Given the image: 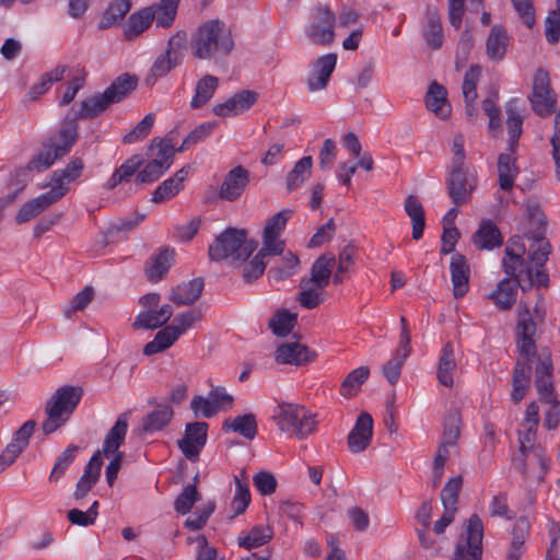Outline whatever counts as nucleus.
Wrapping results in <instances>:
<instances>
[{"label": "nucleus", "instance_id": "obj_1", "mask_svg": "<svg viewBox=\"0 0 560 560\" xmlns=\"http://www.w3.org/2000/svg\"><path fill=\"white\" fill-rule=\"evenodd\" d=\"M545 316L541 300L536 303L533 314L527 305H521L517 311L515 343L520 357L515 362L512 377L511 399L514 404L521 402L529 389L532 361L537 357V325L545 320Z\"/></svg>", "mask_w": 560, "mask_h": 560}, {"label": "nucleus", "instance_id": "obj_2", "mask_svg": "<svg viewBox=\"0 0 560 560\" xmlns=\"http://www.w3.org/2000/svg\"><path fill=\"white\" fill-rule=\"evenodd\" d=\"M77 142V133L73 121L67 120L58 129L56 135L47 138L36 155H34L23 168L14 172L10 185L16 192H21L28 182L30 172H43L54 165L56 160L67 155Z\"/></svg>", "mask_w": 560, "mask_h": 560}, {"label": "nucleus", "instance_id": "obj_3", "mask_svg": "<svg viewBox=\"0 0 560 560\" xmlns=\"http://www.w3.org/2000/svg\"><path fill=\"white\" fill-rule=\"evenodd\" d=\"M526 210L530 223L537 225L536 231H529L526 234L527 238L533 241L529 246L530 267H526L528 288L533 285L547 287L549 276L542 269L551 253V245L545 237L547 218L537 203H528Z\"/></svg>", "mask_w": 560, "mask_h": 560}, {"label": "nucleus", "instance_id": "obj_4", "mask_svg": "<svg viewBox=\"0 0 560 560\" xmlns=\"http://www.w3.org/2000/svg\"><path fill=\"white\" fill-rule=\"evenodd\" d=\"M190 47L196 58L217 62L225 59L233 51L234 40L225 23L214 19L205 22L196 30Z\"/></svg>", "mask_w": 560, "mask_h": 560}, {"label": "nucleus", "instance_id": "obj_5", "mask_svg": "<svg viewBox=\"0 0 560 560\" xmlns=\"http://www.w3.org/2000/svg\"><path fill=\"white\" fill-rule=\"evenodd\" d=\"M258 243L247 237L243 229L228 228L209 246L211 260L229 259L231 265H241L256 250Z\"/></svg>", "mask_w": 560, "mask_h": 560}, {"label": "nucleus", "instance_id": "obj_6", "mask_svg": "<svg viewBox=\"0 0 560 560\" xmlns=\"http://www.w3.org/2000/svg\"><path fill=\"white\" fill-rule=\"evenodd\" d=\"M82 395V387L70 385L62 386L52 394L45 407L47 418L42 424L44 434L56 432L70 419Z\"/></svg>", "mask_w": 560, "mask_h": 560}, {"label": "nucleus", "instance_id": "obj_7", "mask_svg": "<svg viewBox=\"0 0 560 560\" xmlns=\"http://www.w3.org/2000/svg\"><path fill=\"white\" fill-rule=\"evenodd\" d=\"M128 412H124L118 416L115 424L107 432L103 447L101 450L102 456L113 457L106 467V481L109 486H113L117 479L118 471L121 467L125 454L119 451V447L125 442V438L128 430Z\"/></svg>", "mask_w": 560, "mask_h": 560}, {"label": "nucleus", "instance_id": "obj_8", "mask_svg": "<svg viewBox=\"0 0 560 560\" xmlns=\"http://www.w3.org/2000/svg\"><path fill=\"white\" fill-rule=\"evenodd\" d=\"M275 419L282 432L294 434L298 439H305L316 427L312 415L300 405L281 404L278 406Z\"/></svg>", "mask_w": 560, "mask_h": 560}, {"label": "nucleus", "instance_id": "obj_9", "mask_svg": "<svg viewBox=\"0 0 560 560\" xmlns=\"http://www.w3.org/2000/svg\"><path fill=\"white\" fill-rule=\"evenodd\" d=\"M186 43V33L180 32L176 33L168 39L166 49L156 57L152 65L150 74L145 79V83L148 85H153L158 78L165 77L183 62Z\"/></svg>", "mask_w": 560, "mask_h": 560}, {"label": "nucleus", "instance_id": "obj_10", "mask_svg": "<svg viewBox=\"0 0 560 560\" xmlns=\"http://www.w3.org/2000/svg\"><path fill=\"white\" fill-rule=\"evenodd\" d=\"M482 538L481 518L472 514L467 520L465 532L457 539L452 560H481Z\"/></svg>", "mask_w": 560, "mask_h": 560}, {"label": "nucleus", "instance_id": "obj_11", "mask_svg": "<svg viewBox=\"0 0 560 560\" xmlns=\"http://www.w3.org/2000/svg\"><path fill=\"white\" fill-rule=\"evenodd\" d=\"M336 15L327 4H317L305 27L307 38L314 45L328 46L335 39Z\"/></svg>", "mask_w": 560, "mask_h": 560}, {"label": "nucleus", "instance_id": "obj_12", "mask_svg": "<svg viewBox=\"0 0 560 560\" xmlns=\"http://www.w3.org/2000/svg\"><path fill=\"white\" fill-rule=\"evenodd\" d=\"M528 100L533 110L540 117L550 116L556 112L557 94L551 88L549 72L546 69L536 70Z\"/></svg>", "mask_w": 560, "mask_h": 560}, {"label": "nucleus", "instance_id": "obj_13", "mask_svg": "<svg viewBox=\"0 0 560 560\" xmlns=\"http://www.w3.org/2000/svg\"><path fill=\"white\" fill-rule=\"evenodd\" d=\"M477 176L470 172L468 166L451 167L446 179L447 194L456 206L467 203L477 187Z\"/></svg>", "mask_w": 560, "mask_h": 560}, {"label": "nucleus", "instance_id": "obj_14", "mask_svg": "<svg viewBox=\"0 0 560 560\" xmlns=\"http://www.w3.org/2000/svg\"><path fill=\"white\" fill-rule=\"evenodd\" d=\"M208 428L207 422H192L186 425L185 435L177 444L187 459L198 460L200 451L207 442Z\"/></svg>", "mask_w": 560, "mask_h": 560}, {"label": "nucleus", "instance_id": "obj_15", "mask_svg": "<svg viewBox=\"0 0 560 560\" xmlns=\"http://www.w3.org/2000/svg\"><path fill=\"white\" fill-rule=\"evenodd\" d=\"M292 213V210L283 209L267 221L262 234L264 250H271V254L275 255H280L283 252L284 242L279 241L278 237L284 230Z\"/></svg>", "mask_w": 560, "mask_h": 560}, {"label": "nucleus", "instance_id": "obj_16", "mask_svg": "<svg viewBox=\"0 0 560 560\" xmlns=\"http://www.w3.org/2000/svg\"><path fill=\"white\" fill-rule=\"evenodd\" d=\"M248 184L249 172L242 165H237L224 176L219 188V197L222 200L234 201L241 197Z\"/></svg>", "mask_w": 560, "mask_h": 560}, {"label": "nucleus", "instance_id": "obj_17", "mask_svg": "<svg viewBox=\"0 0 560 560\" xmlns=\"http://www.w3.org/2000/svg\"><path fill=\"white\" fill-rule=\"evenodd\" d=\"M373 436V419L370 413L362 412L357 418L355 424L350 431L347 442L351 453L365 451Z\"/></svg>", "mask_w": 560, "mask_h": 560}, {"label": "nucleus", "instance_id": "obj_18", "mask_svg": "<svg viewBox=\"0 0 560 560\" xmlns=\"http://www.w3.org/2000/svg\"><path fill=\"white\" fill-rule=\"evenodd\" d=\"M337 63L335 54H327L319 57L313 65L307 75V89L310 92H317L326 89L331 73Z\"/></svg>", "mask_w": 560, "mask_h": 560}, {"label": "nucleus", "instance_id": "obj_19", "mask_svg": "<svg viewBox=\"0 0 560 560\" xmlns=\"http://www.w3.org/2000/svg\"><path fill=\"white\" fill-rule=\"evenodd\" d=\"M553 365L550 354H541L535 368V386L542 402L555 401L552 383Z\"/></svg>", "mask_w": 560, "mask_h": 560}, {"label": "nucleus", "instance_id": "obj_20", "mask_svg": "<svg viewBox=\"0 0 560 560\" xmlns=\"http://www.w3.org/2000/svg\"><path fill=\"white\" fill-rule=\"evenodd\" d=\"M316 353L305 345L299 342H284L277 347L275 361L278 364L304 365L313 361Z\"/></svg>", "mask_w": 560, "mask_h": 560}, {"label": "nucleus", "instance_id": "obj_21", "mask_svg": "<svg viewBox=\"0 0 560 560\" xmlns=\"http://www.w3.org/2000/svg\"><path fill=\"white\" fill-rule=\"evenodd\" d=\"M257 101V93L243 90L223 103L213 106V114L220 117H230L248 110Z\"/></svg>", "mask_w": 560, "mask_h": 560}, {"label": "nucleus", "instance_id": "obj_22", "mask_svg": "<svg viewBox=\"0 0 560 560\" xmlns=\"http://www.w3.org/2000/svg\"><path fill=\"white\" fill-rule=\"evenodd\" d=\"M453 295L455 299L463 298L469 288L470 268L466 257L460 253H453L450 261Z\"/></svg>", "mask_w": 560, "mask_h": 560}, {"label": "nucleus", "instance_id": "obj_23", "mask_svg": "<svg viewBox=\"0 0 560 560\" xmlns=\"http://www.w3.org/2000/svg\"><path fill=\"white\" fill-rule=\"evenodd\" d=\"M110 101L108 100L105 92L97 93L94 95H91L82 101L80 110L75 113L72 117L67 116L63 118V120L60 122L62 125L67 120L73 121V125L75 127V133H78V119H91L96 116H98L101 113H103L108 105H110ZM61 126H59L60 128ZM79 135H77L78 137Z\"/></svg>", "mask_w": 560, "mask_h": 560}, {"label": "nucleus", "instance_id": "obj_24", "mask_svg": "<svg viewBox=\"0 0 560 560\" xmlns=\"http://www.w3.org/2000/svg\"><path fill=\"white\" fill-rule=\"evenodd\" d=\"M203 287L205 282L201 278L182 282L171 289L168 299L178 306L192 305L201 296Z\"/></svg>", "mask_w": 560, "mask_h": 560}, {"label": "nucleus", "instance_id": "obj_25", "mask_svg": "<svg viewBox=\"0 0 560 560\" xmlns=\"http://www.w3.org/2000/svg\"><path fill=\"white\" fill-rule=\"evenodd\" d=\"M515 150L502 152L498 156V183L502 190L510 191L514 187V182L520 173L516 164Z\"/></svg>", "mask_w": 560, "mask_h": 560}, {"label": "nucleus", "instance_id": "obj_26", "mask_svg": "<svg viewBox=\"0 0 560 560\" xmlns=\"http://www.w3.org/2000/svg\"><path fill=\"white\" fill-rule=\"evenodd\" d=\"M336 264V257L332 254L320 255L312 265L311 277L302 278V283L313 284L317 289H324L329 284L332 268Z\"/></svg>", "mask_w": 560, "mask_h": 560}, {"label": "nucleus", "instance_id": "obj_27", "mask_svg": "<svg viewBox=\"0 0 560 560\" xmlns=\"http://www.w3.org/2000/svg\"><path fill=\"white\" fill-rule=\"evenodd\" d=\"M172 315L173 307L170 304H164L159 310L142 311L135 318V322L132 323V328L135 330L158 329L164 327V325L170 320Z\"/></svg>", "mask_w": 560, "mask_h": 560}, {"label": "nucleus", "instance_id": "obj_28", "mask_svg": "<svg viewBox=\"0 0 560 560\" xmlns=\"http://www.w3.org/2000/svg\"><path fill=\"white\" fill-rule=\"evenodd\" d=\"M425 106L441 119H446L452 112L451 104L447 101L446 89L433 81L425 94Z\"/></svg>", "mask_w": 560, "mask_h": 560}, {"label": "nucleus", "instance_id": "obj_29", "mask_svg": "<svg viewBox=\"0 0 560 560\" xmlns=\"http://www.w3.org/2000/svg\"><path fill=\"white\" fill-rule=\"evenodd\" d=\"M509 45V35L506 30L499 24L490 28L487 42L486 51L489 59L492 61H501L504 59L506 48Z\"/></svg>", "mask_w": 560, "mask_h": 560}, {"label": "nucleus", "instance_id": "obj_30", "mask_svg": "<svg viewBox=\"0 0 560 560\" xmlns=\"http://www.w3.org/2000/svg\"><path fill=\"white\" fill-rule=\"evenodd\" d=\"M474 245L478 249L491 250L502 245L503 237L498 226L491 221H482L472 235Z\"/></svg>", "mask_w": 560, "mask_h": 560}, {"label": "nucleus", "instance_id": "obj_31", "mask_svg": "<svg viewBox=\"0 0 560 560\" xmlns=\"http://www.w3.org/2000/svg\"><path fill=\"white\" fill-rule=\"evenodd\" d=\"M520 281H513L510 278L502 279L497 289L489 294L495 306L501 311H509L515 304L517 287Z\"/></svg>", "mask_w": 560, "mask_h": 560}, {"label": "nucleus", "instance_id": "obj_32", "mask_svg": "<svg viewBox=\"0 0 560 560\" xmlns=\"http://www.w3.org/2000/svg\"><path fill=\"white\" fill-rule=\"evenodd\" d=\"M456 365L453 345L452 342H446L442 348L436 371V377L441 385L446 387L453 386Z\"/></svg>", "mask_w": 560, "mask_h": 560}, {"label": "nucleus", "instance_id": "obj_33", "mask_svg": "<svg viewBox=\"0 0 560 560\" xmlns=\"http://www.w3.org/2000/svg\"><path fill=\"white\" fill-rule=\"evenodd\" d=\"M404 209L407 215L411 220L412 231L411 235L415 241L420 240L423 236V231L425 228V214L424 208L420 200L413 196L409 195L405 199Z\"/></svg>", "mask_w": 560, "mask_h": 560}, {"label": "nucleus", "instance_id": "obj_34", "mask_svg": "<svg viewBox=\"0 0 560 560\" xmlns=\"http://www.w3.org/2000/svg\"><path fill=\"white\" fill-rule=\"evenodd\" d=\"M174 411L170 405L159 404L155 409L142 418V431L152 433L164 429L173 419Z\"/></svg>", "mask_w": 560, "mask_h": 560}, {"label": "nucleus", "instance_id": "obj_35", "mask_svg": "<svg viewBox=\"0 0 560 560\" xmlns=\"http://www.w3.org/2000/svg\"><path fill=\"white\" fill-rule=\"evenodd\" d=\"M154 21L153 8H143L132 13L125 25V37L133 39L142 34Z\"/></svg>", "mask_w": 560, "mask_h": 560}, {"label": "nucleus", "instance_id": "obj_36", "mask_svg": "<svg viewBox=\"0 0 560 560\" xmlns=\"http://www.w3.org/2000/svg\"><path fill=\"white\" fill-rule=\"evenodd\" d=\"M423 37L430 48L435 50L442 47L444 39L443 28L440 14L434 8H428L427 25L423 30Z\"/></svg>", "mask_w": 560, "mask_h": 560}, {"label": "nucleus", "instance_id": "obj_37", "mask_svg": "<svg viewBox=\"0 0 560 560\" xmlns=\"http://www.w3.org/2000/svg\"><path fill=\"white\" fill-rule=\"evenodd\" d=\"M138 78L136 75L124 73L117 77L113 83L104 91L110 103H118L136 90Z\"/></svg>", "mask_w": 560, "mask_h": 560}, {"label": "nucleus", "instance_id": "obj_38", "mask_svg": "<svg viewBox=\"0 0 560 560\" xmlns=\"http://www.w3.org/2000/svg\"><path fill=\"white\" fill-rule=\"evenodd\" d=\"M180 336L173 325L165 326L156 332L154 339L143 348L145 355H152L170 348Z\"/></svg>", "mask_w": 560, "mask_h": 560}, {"label": "nucleus", "instance_id": "obj_39", "mask_svg": "<svg viewBox=\"0 0 560 560\" xmlns=\"http://www.w3.org/2000/svg\"><path fill=\"white\" fill-rule=\"evenodd\" d=\"M144 159L142 155L135 154L129 158L124 164H121L106 183L107 189H114L122 182H129L131 176L136 174L139 167L143 164Z\"/></svg>", "mask_w": 560, "mask_h": 560}, {"label": "nucleus", "instance_id": "obj_40", "mask_svg": "<svg viewBox=\"0 0 560 560\" xmlns=\"http://www.w3.org/2000/svg\"><path fill=\"white\" fill-rule=\"evenodd\" d=\"M313 167V159L312 156H303L299 160L293 168L288 173L285 178L287 189L288 191H293L300 188L305 180L311 176Z\"/></svg>", "mask_w": 560, "mask_h": 560}, {"label": "nucleus", "instance_id": "obj_41", "mask_svg": "<svg viewBox=\"0 0 560 560\" xmlns=\"http://www.w3.org/2000/svg\"><path fill=\"white\" fill-rule=\"evenodd\" d=\"M219 85V79L214 75L207 74L202 77L196 84L195 95L191 98L190 106L200 108L205 106L213 96Z\"/></svg>", "mask_w": 560, "mask_h": 560}, {"label": "nucleus", "instance_id": "obj_42", "mask_svg": "<svg viewBox=\"0 0 560 560\" xmlns=\"http://www.w3.org/2000/svg\"><path fill=\"white\" fill-rule=\"evenodd\" d=\"M224 431H233L242 436L253 440L257 434V422L253 413L237 416L234 419H226L223 422Z\"/></svg>", "mask_w": 560, "mask_h": 560}, {"label": "nucleus", "instance_id": "obj_43", "mask_svg": "<svg viewBox=\"0 0 560 560\" xmlns=\"http://www.w3.org/2000/svg\"><path fill=\"white\" fill-rule=\"evenodd\" d=\"M370 376V369L368 366H359L352 370L342 381L340 385V394L345 398H352L358 395L362 384Z\"/></svg>", "mask_w": 560, "mask_h": 560}, {"label": "nucleus", "instance_id": "obj_44", "mask_svg": "<svg viewBox=\"0 0 560 560\" xmlns=\"http://www.w3.org/2000/svg\"><path fill=\"white\" fill-rule=\"evenodd\" d=\"M516 101H511L506 106V127L509 133V151L516 150L518 139L523 132V117L515 107Z\"/></svg>", "mask_w": 560, "mask_h": 560}, {"label": "nucleus", "instance_id": "obj_45", "mask_svg": "<svg viewBox=\"0 0 560 560\" xmlns=\"http://www.w3.org/2000/svg\"><path fill=\"white\" fill-rule=\"evenodd\" d=\"M271 254V250H264V246L258 253L249 260H245L240 266L242 267V278L245 282L250 283L262 276L267 262L265 258Z\"/></svg>", "mask_w": 560, "mask_h": 560}, {"label": "nucleus", "instance_id": "obj_46", "mask_svg": "<svg viewBox=\"0 0 560 560\" xmlns=\"http://www.w3.org/2000/svg\"><path fill=\"white\" fill-rule=\"evenodd\" d=\"M173 260V249L165 248L161 250L155 257H153L151 266H149L145 270L148 279L151 282L161 280L163 276L168 271Z\"/></svg>", "mask_w": 560, "mask_h": 560}, {"label": "nucleus", "instance_id": "obj_47", "mask_svg": "<svg viewBox=\"0 0 560 560\" xmlns=\"http://www.w3.org/2000/svg\"><path fill=\"white\" fill-rule=\"evenodd\" d=\"M298 323V315L282 308L278 310L269 320V328L278 337L288 336Z\"/></svg>", "mask_w": 560, "mask_h": 560}, {"label": "nucleus", "instance_id": "obj_48", "mask_svg": "<svg viewBox=\"0 0 560 560\" xmlns=\"http://www.w3.org/2000/svg\"><path fill=\"white\" fill-rule=\"evenodd\" d=\"M131 9L130 0H114L104 12L98 27L106 30L119 23Z\"/></svg>", "mask_w": 560, "mask_h": 560}, {"label": "nucleus", "instance_id": "obj_49", "mask_svg": "<svg viewBox=\"0 0 560 560\" xmlns=\"http://www.w3.org/2000/svg\"><path fill=\"white\" fill-rule=\"evenodd\" d=\"M247 475L245 470H242L240 476H235V494L232 502V510L234 512V516H237L245 512L249 502H250V493L249 487L246 482Z\"/></svg>", "mask_w": 560, "mask_h": 560}, {"label": "nucleus", "instance_id": "obj_50", "mask_svg": "<svg viewBox=\"0 0 560 560\" xmlns=\"http://www.w3.org/2000/svg\"><path fill=\"white\" fill-rule=\"evenodd\" d=\"M273 530L269 526H254L246 535L238 537V546L245 549H253L269 542Z\"/></svg>", "mask_w": 560, "mask_h": 560}, {"label": "nucleus", "instance_id": "obj_51", "mask_svg": "<svg viewBox=\"0 0 560 560\" xmlns=\"http://www.w3.org/2000/svg\"><path fill=\"white\" fill-rule=\"evenodd\" d=\"M148 151L149 156L152 158L151 161H159L162 165H164L163 170L166 171L173 163V158L176 150L170 142L154 138L151 141Z\"/></svg>", "mask_w": 560, "mask_h": 560}, {"label": "nucleus", "instance_id": "obj_52", "mask_svg": "<svg viewBox=\"0 0 560 560\" xmlns=\"http://www.w3.org/2000/svg\"><path fill=\"white\" fill-rule=\"evenodd\" d=\"M178 3L179 0H160L158 4L151 7L153 8L156 26L167 28L173 24Z\"/></svg>", "mask_w": 560, "mask_h": 560}, {"label": "nucleus", "instance_id": "obj_53", "mask_svg": "<svg viewBox=\"0 0 560 560\" xmlns=\"http://www.w3.org/2000/svg\"><path fill=\"white\" fill-rule=\"evenodd\" d=\"M67 70V66H57L54 70L44 73L39 82L31 88V98L36 100L42 94L46 93L51 88L52 83L61 81Z\"/></svg>", "mask_w": 560, "mask_h": 560}, {"label": "nucleus", "instance_id": "obj_54", "mask_svg": "<svg viewBox=\"0 0 560 560\" xmlns=\"http://www.w3.org/2000/svg\"><path fill=\"white\" fill-rule=\"evenodd\" d=\"M84 164L82 159L73 158L67 164L63 170H57L52 173V184L67 186L71 182H74L77 178L81 176Z\"/></svg>", "mask_w": 560, "mask_h": 560}, {"label": "nucleus", "instance_id": "obj_55", "mask_svg": "<svg viewBox=\"0 0 560 560\" xmlns=\"http://www.w3.org/2000/svg\"><path fill=\"white\" fill-rule=\"evenodd\" d=\"M301 291L296 295V301L306 310H313L325 301L323 289H317L313 284H303L300 281Z\"/></svg>", "mask_w": 560, "mask_h": 560}, {"label": "nucleus", "instance_id": "obj_56", "mask_svg": "<svg viewBox=\"0 0 560 560\" xmlns=\"http://www.w3.org/2000/svg\"><path fill=\"white\" fill-rule=\"evenodd\" d=\"M463 487V477L457 475L448 479L441 491V502L444 509L457 511L458 494Z\"/></svg>", "mask_w": 560, "mask_h": 560}, {"label": "nucleus", "instance_id": "obj_57", "mask_svg": "<svg viewBox=\"0 0 560 560\" xmlns=\"http://www.w3.org/2000/svg\"><path fill=\"white\" fill-rule=\"evenodd\" d=\"M201 500V494L198 492L197 487L195 485L186 486L183 491L178 494V497L174 501V510L185 515L189 513L194 506V504Z\"/></svg>", "mask_w": 560, "mask_h": 560}, {"label": "nucleus", "instance_id": "obj_58", "mask_svg": "<svg viewBox=\"0 0 560 560\" xmlns=\"http://www.w3.org/2000/svg\"><path fill=\"white\" fill-rule=\"evenodd\" d=\"M77 453L78 446L71 444L58 456L49 475L50 482H58L60 480L66 470L74 462Z\"/></svg>", "mask_w": 560, "mask_h": 560}, {"label": "nucleus", "instance_id": "obj_59", "mask_svg": "<svg viewBox=\"0 0 560 560\" xmlns=\"http://www.w3.org/2000/svg\"><path fill=\"white\" fill-rule=\"evenodd\" d=\"M523 256L524 255L505 254L502 259L503 271L513 281H520L518 277L522 273L526 275V267H530V264H527Z\"/></svg>", "mask_w": 560, "mask_h": 560}, {"label": "nucleus", "instance_id": "obj_60", "mask_svg": "<svg viewBox=\"0 0 560 560\" xmlns=\"http://www.w3.org/2000/svg\"><path fill=\"white\" fill-rule=\"evenodd\" d=\"M460 415L457 410H452L447 413L444 420V430L442 436V444L453 446L456 444L460 431Z\"/></svg>", "mask_w": 560, "mask_h": 560}, {"label": "nucleus", "instance_id": "obj_61", "mask_svg": "<svg viewBox=\"0 0 560 560\" xmlns=\"http://www.w3.org/2000/svg\"><path fill=\"white\" fill-rule=\"evenodd\" d=\"M481 75V68L478 65L470 66L466 71L463 81V96L465 102H475L477 94V83Z\"/></svg>", "mask_w": 560, "mask_h": 560}, {"label": "nucleus", "instance_id": "obj_62", "mask_svg": "<svg viewBox=\"0 0 560 560\" xmlns=\"http://www.w3.org/2000/svg\"><path fill=\"white\" fill-rule=\"evenodd\" d=\"M300 260L298 256L292 253H287L282 258V264L280 266H275L270 268L269 273L278 280H284L291 276H293L299 268Z\"/></svg>", "mask_w": 560, "mask_h": 560}, {"label": "nucleus", "instance_id": "obj_63", "mask_svg": "<svg viewBox=\"0 0 560 560\" xmlns=\"http://www.w3.org/2000/svg\"><path fill=\"white\" fill-rule=\"evenodd\" d=\"M155 120L154 114L150 113L145 115L141 121H139L136 127L129 131L124 138L122 142L126 144H131L144 139L151 131L153 124Z\"/></svg>", "mask_w": 560, "mask_h": 560}, {"label": "nucleus", "instance_id": "obj_64", "mask_svg": "<svg viewBox=\"0 0 560 560\" xmlns=\"http://www.w3.org/2000/svg\"><path fill=\"white\" fill-rule=\"evenodd\" d=\"M215 122H203L196 127L182 142V145L177 149V152H183L187 150L189 147L205 140L210 136L213 128L215 127Z\"/></svg>", "mask_w": 560, "mask_h": 560}]
</instances>
